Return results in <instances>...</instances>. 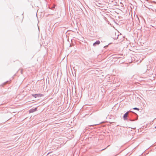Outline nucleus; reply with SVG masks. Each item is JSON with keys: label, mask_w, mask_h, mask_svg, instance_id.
Instances as JSON below:
<instances>
[{"label": "nucleus", "mask_w": 156, "mask_h": 156, "mask_svg": "<svg viewBox=\"0 0 156 156\" xmlns=\"http://www.w3.org/2000/svg\"><path fill=\"white\" fill-rule=\"evenodd\" d=\"M129 112H132V111H128L126 112L124 115L123 116V118L124 120H126L127 119V117L128 115L129 114Z\"/></svg>", "instance_id": "f257e3e1"}, {"label": "nucleus", "mask_w": 156, "mask_h": 156, "mask_svg": "<svg viewBox=\"0 0 156 156\" xmlns=\"http://www.w3.org/2000/svg\"><path fill=\"white\" fill-rule=\"evenodd\" d=\"M100 42L99 41V40L95 42H94V43H93V45L94 46H95L96 44L98 45L99 44H100Z\"/></svg>", "instance_id": "f03ea898"}, {"label": "nucleus", "mask_w": 156, "mask_h": 156, "mask_svg": "<svg viewBox=\"0 0 156 156\" xmlns=\"http://www.w3.org/2000/svg\"><path fill=\"white\" fill-rule=\"evenodd\" d=\"M32 96H33V97H34L35 98H36L37 97V96L39 97V96H41V95L40 94H33Z\"/></svg>", "instance_id": "7ed1b4c3"}, {"label": "nucleus", "mask_w": 156, "mask_h": 156, "mask_svg": "<svg viewBox=\"0 0 156 156\" xmlns=\"http://www.w3.org/2000/svg\"><path fill=\"white\" fill-rule=\"evenodd\" d=\"M37 110V108H35V109H32L31 110H30V112H33Z\"/></svg>", "instance_id": "20e7f679"}, {"label": "nucleus", "mask_w": 156, "mask_h": 156, "mask_svg": "<svg viewBox=\"0 0 156 156\" xmlns=\"http://www.w3.org/2000/svg\"><path fill=\"white\" fill-rule=\"evenodd\" d=\"M133 109H134V110H137L138 111H139V109L137 108H136V107H135V108H133Z\"/></svg>", "instance_id": "39448f33"}, {"label": "nucleus", "mask_w": 156, "mask_h": 156, "mask_svg": "<svg viewBox=\"0 0 156 156\" xmlns=\"http://www.w3.org/2000/svg\"><path fill=\"white\" fill-rule=\"evenodd\" d=\"M8 82V81H7L5 83H4L2 85V86H3L4 85H6L7 83Z\"/></svg>", "instance_id": "423d86ee"}, {"label": "nucleus", "mask_w": 156, "mask_h": 156, "mask_svg": "<svg viewBox=\"0 0 156 156\" xmlns=\"http://www.w3.org/2000/svg\"><path fill=\"white\" fill-rule=\"evenodd\" d=\"M72 131V130L71 129L69 128V131Z\"/></svg>", "instance_id": "0eeeda50"}, {"label": "nucleus", "mask_w": 156, "mask_h": 156, "mask_svg": "<svg viewBox=\"0 0 156 156\" xmlns=\"http://www.w3.org/2000/svg\"><path fill=\"white\" fill-rule=\"evenodd\" d=\"M73 135H72V137H71V138H73Z\"/></svg>", "instance_id": "6e6552de"}, {"label": "nucleus", "mask_w": 156, "mask_h": 156, "mask_svg": "<svg viewBox=\"0 0 156 156\" xmlns=\"http://www.w3.org/2000/svg\"><path fill=\"white\" fill-rule=\"evenodd\" d=\"M72 45L71 44H70L69 47H72Z\"/></svg>", "instance_id": "1a4fd4ad"}, {"label": "nucleus", "mask_w": 156, "mask_h": 156, "mask_svg": "<svg viewBox=\"0 0 156 156\" xmlns=\"http://www.w3.org/2000/svg\"><path fill=\"white\" fill-rule=\"evenodd\" d=\"M130 120L131 121H134V120Z\"/></svg>", "instance_id": "9d476101"}, {"label": "nucleus", "mask_w": 156, "mask_h": 156, "mask_svg": "<svg viewBox=\"0 0 156 156\" xmlns=\"http://www.w3.org/2000/svg\"><path fill=\"white\" fill-rule=\"evenodd\" d=\"M97 125V124L93 125Z\"/></svg>", "instance_id": "9b49d317"}, {"label": "nucleus", "mask_w": 156, "mask_h": 156, "mask_svg": "<svg viewBox=\"0 0 156 156\" xmlns=\"http://www.w3.org/2000/svg\"><path fill=\"white\" fill-rule=\"evenodd\" d=\"M154 128H156V126L154 127Z\"/></svg>", "instance_id": "f8f14e48"}, {"label": "nucleus", "mask_w": 156, "mask_h": 156, "mask_svg": "<svg viewBox=\"0 0 156 156\" xmlns=\"http://www.w3.org/2000/svg\"><path fill=\"white\" fill-rule=\"evenodd\" d=\"M107 46H104V47H107Z\"/></svg>", "instance_id": "ddd939ff"}]
</instances>
